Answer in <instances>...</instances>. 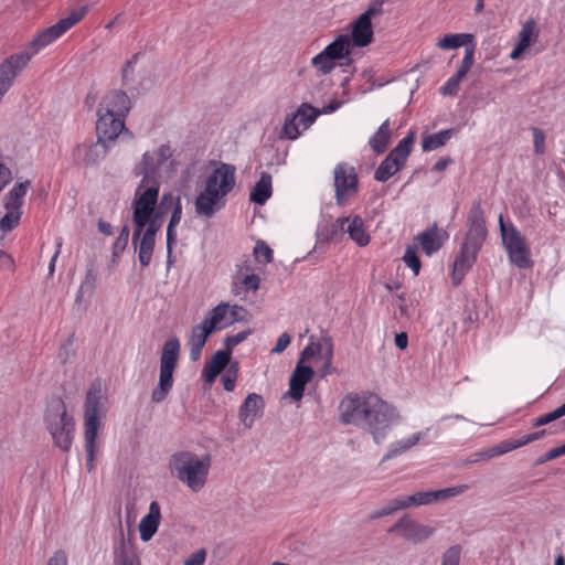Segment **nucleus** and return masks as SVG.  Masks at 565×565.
<instances>
[{
    "label": "nucleus",
    "mask_w": 565,
    "mask_h": 565,
    "mask_svg": "<svg viewBox=\"0 0 565 565\" xmlns=\"http://www.w3.org/2000/svg\"><path fill=\"white\" fill-rule=\"evenodd\" d=\"M487 234L484 212L481 203L473 202L467 217L465 239L452 264L451 280L454 286H459L466 274L475 265Z\"/></svg>",
    "instance_id": "nucleus-1"
},
{
    "label": "nucleus",
    "mask_w": 565,
    "mask_h": 565,
    "mask_svg": "<svg viewBox=\"0 0 565 565\" xmlns=\"http://www.w3.org/2000/svg\"><path fill=\"white\" fill-rule=\"evenodd\" d=\"M130 108V98L121 89L110 90L102 98L96 120L98 141L109 143L114 142L121 132L130 135L125 126V119Z\"/></svg>",
    "instance_id": "nucleus-2"
},
{
    "label": "nucleus",
    "mask_w": 565,
    "mask_h": 565,
    "mask_svg": "<svg viewBox=\"0 0 565 565\" xmlns=\"http://www.w3.org/2000/svg\"><path fill=\"white\" fill-rule=\"evenodd\" d=\"M168 467L173 478L193 492H199L207 482L211 456H198L189 450H180L170 456Z\"/></svg>",
    "instance_id": "nucleus-3"
},
{
    "label": "nucleus",
    "mask_w": 565,
    "mask_h": 565,
    "mask_svg": "<svg viewBox=\"0 0 565 565\" xmlns=\"http://www.w3.org/2000/svg\"><path fill=\"white\" fill-rule=\"evenodd\" d=\"M44 424L54 445L64 452L70 451L75 435V420L68 414L62 397L52 396L49 401L44 414Z\"/></svg>",
    "instance_id": "nucleus-4"
},
{
    "label": "nucleus",
    "mask_w": 565,
    "mask_h": 565,
    "mask_svg": "<svg viewBox=\"0 0 565 565\" xmlns=\"http://www.w3.org/2000/svg\"><path fill=\"white\" fill-rule=\"evenodd\" d=\"M104 396L100 385L92 384L86 393L84 403V440L86 451V468L90 472L95 468L97 452L96 437L102 426V401Z\"/></svg>",
    "instance_id": "nucleus-5"
},
{
    "label": "nucleus",
    "mask_w": 565,
    "mask_h": 565,
    "mask_svg": "<svg viewBox=\"0 0 565 565\" xmlns=\"http://www.w3.org/2000/svg\"><path fill=\"white\" fill-rule=\"evenodd\" d=\"M397 420L398 414L395 407L382 401L375 394L366 395L364 417L360 426L367 429L376 444L385 439L387 430Z\"/></svg>",
    "instance_id": "nucleus-6"
},
{
    "label": "nucleus",
    "mask_w": 565,
    "mask_h": 565,
    "mask_svg": "<svg viewBox=\"0 0 565 565\" xmlns=\"http://www.w3.org/2000/svg\"><path fill=\"white\" fill-rule=\"evenodd\" d=\"M180 354V341L177 337L168 339L160 355V375L159 383L151 393V401L154 403L163 402L173 386V372L178 365Z\"/></svg>",
    "instance_id": "nucleus-7"
},
{
    "label": "nucleus",
    "mask_w": 565,
    "mask_h": 565,
    "mask_svg": "<svg viewBox=\"0 0 565 565\" xmlns=\"http://www.w3.org/2000/svg\"><path fill=\"white\" fill-rule=\"evenodd\" d=\"M159 182H149L146 186L138 185L134 200V233L132 245L137 247L142 230L149 221L150 214L154 211L159 195Z\"/></svg>",
    "instance_id": "nucleus-8"
},
{
    "label": "nucleus",
    "mask_w": 565,
    "mask_h": 565,
    "mask_svg": "<svg viewBox=\"0 0 565 565\" xmlns=\"http://www.w3.org/2000/svg\"><path fill=\"white\" fill-rule=\"evenodd\" d=\"M502 244L508 253L509 260L520 269H527L533 266L531 250L525 242V237L513 225L508 226L503 222L502 215L499 217Z\"/></svg>",
    "instance_id": "nucleus-9"
},
{
    "label": "nucleus",
    "mask_w": 565,
    "mask_h": 565,
    "mask_svg": "<svg viewBox=\"0 0 565 565\" xmlns=\"http://www.w3.org/2000/svg\"><path fill=\"white\" fill-rule=\"evenodd\" d=\"M86 12V7L71 11L67 17L62 18L57 23L41 31L38 36L31 41L29 49L22 51L21 53H26L30 55L31 60L32 56L38 54L42 49L53 43L77 22H79L85 17Z\"/></svg>",
    "instance_id": "nucleus-10"
},
{
    "label": "nucleus",
    "mask_w": 565,
    "mask_h": 565,
    "mask_svg": "<svg viewBox=\"0 0 565 565\" xmlns=\"http://www.w3.org/2000/svg\"><path fill=\"white\" fill-rule=\"evenodd\" d=\"M172 157L170 146L161 145L157 150L146 151L138 164L134 168L136 177H141V186L149 182H158L156 175L159 169Z\"/></svg>",
    "instance_id": "nucleus-11"
},
{
    "label": "nucleus",
    "mask_w": 565,
    "mask_h": 565,
    "mask_svg": "<svg viewBox=\"0 0 565 565\" xmlns=\"http://www.w3.org/2000/svg\"><path fill=\"white\" fill-rule=\"evenodd\" d=\"M335 202L339 206L345 205L359 189V179L355 168L347 162H340L333 170Z\"/></svg>",
    "instance_id": "nucleus-12"
},
{
    "label": "nucleus",
    "mask_w": 565,
    "mask_h": 565,
    "mask_svg": "<svg viewBox=\"0 0 565 565\" xmlns=\"http://www.w3.org/2000/svg\"><path fill=\"white\" fill-rule=\"evenodd\" d=\"M470 487L468 484H460L450 488L419 491L411 495H401L404 509L409 507L427 505L437 501H445L449 498H454L468 491Z\"/></svg>",
    "instance_id": "nucleus-13"
},
{
    "label": "nucleus",
    "mask_w": 565,
    "mask_h": 565,
    "mask_svg": "<svg viewBox=\"0 0 565 565\" xmlns=\"http://www.w3.org/2000/svg\"><path fill=\"white\" fill-rule=\"evenodd\" d=\"M235 171L233 164L221 162L206 178V193L214 192L225 198L235 186Z\"/></svg>",
    "instance_id": "nucleus-14"
},
{
    "label": "nucleus",
    "mask_w": 565,
    "mask_h": 565,
    "mask_svg": "<svg viewBox=\"0 0 565 565\" xmlns=\"http://www.w3.org/2000/svg\"><path fill=\"white\" fill-rule=\"evenodd\" d=\"M387 532L397 533L404 540L419 544L428 540L435 533V527L420 524L408 515H404L392 525Z\"/></svg>",
    "instance_id": "nucleus-15"
},
{
    "label": "nucleus",
    "mask_w": 565,
    "mask_h": 565,
    "mask_svg": "<svg viewBox=\"0 0 565 565\" xmlns=\"http://www.w3.org/2000/svg\"><path fill=\"white\" fill-rule=\"evenodd\" d=\"M366 396L360 397L356 394H349L340 403V418L343 424L360 426L364 417Z\"/></svg>",
    "instance_id": "nucleus-16"
},
{
    "label": "nucleus",
    "mask_w": 565,
    "mask_h": 565,
    "mask_svg": "<svg viewBox=\"0 0 565 565\" xmlns=\"http://www.w3.org/2000/svg\"><path fill=\"white\" fill-rule=\"evenodd\" d=\"M350 216L339 217L334 222H322L318 225L316 248L332 242H340L345 234V225Z\"/></svg>",
    "instance_id": "nucleus-17"
},
{
    "label": "nucleus",
    "mask_w": 565,
    "mask_h": 565,
    "mask_svg": "<svg viewBox=\"0 0 565 565\" xmlns=\"http://www.w3.org/2000/svg\"><path fill=\"white\" fill-rule=\"evenodd\" d=\"M108 149L107 142L98 140L95 143H83L73 150V158L86 166H95L107 156Z\"/></svg>",
    "instance_id": "nucleus-18"
},
{
    "label": "nucleus",
    "mask_w": 565,
    "mask_h": 565,
    "mask_svg": "<svg viewBox=\"0 0 565 565\" xmlns=\"http://www.w3.org/2000/svg\"><path fill=\"white\" fill-rule=\"evenodd\" d=\"M265 407V401L262 395L250 393L246 396L238 409V417L244 427L252 428L255 420L262 417Z\"/></svg>",
    "instance_id": "nucleus-19"
},
{
    "label": "nucleus",
    "mask_w": 565,
    "mask_h": 565,
    "mask_svg": "<svg viewBox=\"0 0 565 565\" xmlns=\"http://www.w3.org/2000/svg\"><path fill=\"white\" fill-rule=\"evenodd\" d=\"M315 375L311 366H305L298 361L291 376L289 379V396L295 401H300L305 393L306 384L309 383Z\"/></svg>",
    "instance_id": "nucleus-20"
},
{
    "label": "nucleus",
    "mask_w": 565,
    "mask_h": 565,
    "mask_svg": "<svg viewBox=\"0 0 565 565\" xmlns=\"http://www.w3.org/2000/svg\"><path fill=\"white\" fill-rule=\"evenodd\" d=\"M223 199L224 196L214 192L207 194L206 190L203 189L194 200L195 213L205 218L213 217L224 206Z\"/></svg>",
    "instance_id": "nucleus-21"
},
{
    "label": "nucleus",
    "mask_w": 565,
    "mask_h": 565,
    "mask_svg": "<svg viewBox=\"0 0 565 565\" xmlns=\"http://www.w3.org/2000/svg\"><path fill=\"white\" fill-rule=\"evenodd\" d=\"M352 47L353 46L349 35L341 34L322 51H324L326 55L330 56L335 62L347 60V62L342 63L341 65L348 66L352 64V58L350 57Z\"/></svg>",
    "instance_id": "nucleus-22"
},
{
    "label": "nucleus",
    "mask_w": 565,
    "mask_h": 565,
    "mask_svg": "<svg viewBox=\"0 0 565 565\" xmlns=\"http://www.w3.org/2000/svg\"><path fill=\"white\" fill-rule=\"evenodd\" d=\"M161 519L160 505L157 501H152L149 507V512L139 523L140 539L148 542L157 532Z\"/></svg>",
    "instance_id": "nucleus-23"
},
{
    "label": "nucleus",
    "mask_w": 565,
    "mask_h": 565,
    "mask_svg": "<svg viewBox=\"0 0 565 565\" xmlns=\"http://www.w3.org/2000/svg\"><path fill=\"white\" fill-rule=\"evenodd\" d=\"M352 46L364 47L373 40L372 22L367 20L366 15H360L352 25Z\"/></svg>",
    "instance_id": "nucleus-24"
},
{
    "label": "nucleus",
    "mask_w": 565,
    "mask_h": 565,
    "mask_svg": "<svg viewBox=\"0 0 565 565\" xmlns=\"http://www.w3.org/2000/svg\"><path fill=\"white\" fill-rule=\"evenodd\" d=\"M156 244V235L154 230L151 226L150 228H143L141 235L138 239L137 247L138 249V259L141 267H148L151 263L153 249Z\"/></svg>",
    "instance_id": "nucleus-25"
},
{
    "label": "nucleus",
    "mask_w": 565,
    "mask_h": 565,
    "mask_svg": "<svg viewBox=\"0 0 565 565\" xmlns=\"http://www.w3.org/2000/svg\"><path fill=\"white\" fill-rule=\"evenodd\" d=\"M213 331L203 322L192 328L189 340L190 360L195 362L201 358L202 350Z\"/></svg>",
    "instance_id": "nucleus-26"
},
{
    "label": "nucleus",
    "mask_w": 565,
    "mask_h": 565,
    "mask_svg": "<svg viewBox=\"0 0 565 565\" xmlns=\"http://www.w3.org/2000/svg\"><path fill=\"white\" fill-rule=\"evenodd\" d=\"M392 130L390 119L384 120L379 129L371 136L369 146L377 156L383 154L391 142Z\"/></svg>",
    "instance_id": "nucleus-27"
},
{
    "label": "nucleus",
    "mask_w": 565,
    "mask_h": 565,
    "mask_svg": "<svg viewBox=\"0 0 565 565\" xmlns=\"http://www.w3.org/2000/svg\"><path fill=\"white\" fill-rule=\"evenodd\" d=\"M429 428L423 431H418L411 437L402 440L394 441L390 445L387 452L384 455L382 461H386L398 457L409 450L412 447L417 445L419 440L427 436Z\"/></svg>",
    "instance_id": "nucleus-28"
},
{
    "label": "nucleus",
    "mask_w": 565,
    "mask_h": 565,
    "mask_svg": "<svg viewBox=\"0 0 565 565\" xmlns=\"http://www.w3.org/2000/svg\"><path fill=\"white\" fill-rule=\"evenodd\" d=\"M230 353L226 351H217L211 362H207L203 370L202 376L207 383H212L216 376L226 367L230 363Z\"/></svg>",
    "instance_id": "nucleus-29"
},
{
    "label": "nucleus",
    "mask_w": 565,
    "mask_h": 565,
    "mask_svg": "<svg viewBox=\"0 0 565 565\" xmlns=\"http://www.w3.org/2000/svg\"><path fill=\"white\" fill-rule=\"evenodd\" d=\"M273 179L268 172H262L249 193V200L258 205H264L273 194Z\"/></svg>",
    "instance_id": "nucleus-30"
},
{
    "label": "nucleus",
    "mask_w": 565,
    "mask_h": 565,
    "mask_svg": "<svg viewBox=\"0 0 565 565\" xmlns=\"http://www.w3.org/2000/svg\"><path fill=\"white\" fill-rule=\"evenodd\" d=\"M345 233L359 246H366L370 242V235L366 233L364 222L361 216H350V221L345 225Z\"/></svg>",
    "instance_id": "nucleus-31"
},
{
    "label": "nucleus",
    "mask_w": 565,
    "mask_h": 565,
    "mask_svg": "<svg viewBox=\"0 0 565 565\" xmlns=\"http://www.w3.org/2000/svg\"><path fill=\"white\" fill-rule=\"evenodd\" d=\"M417 239L427 256H431L443 246V242L438 237L437 224H434L430 228L419 233Z\"/></svg>",
    "instance_id": "nucleus-32"
},
{
    "label": "nucleus",
    "mask_w": 565,
    "mask_h": 565,
    "mask_svg": "<svg viewBox=\"0 0 565 565\" xmlns=\"http://www.w3.org/2000/svg\"><path fill=\"white\" fill-rule=\"evenodd\" d=\"M30 186L31 182L29 180L14 184L13 188L4 195V207L21 210L24 196Z\"/></svg>",
    "instance_id": "nucleus-33"
},
{
    "label": "nucleus",
    "mask_w": 565,
    "mask_h": 565,
    "mask_svg": "<svg viewBox=\"0 0 565 565\" xmlns=\"http://www.w3.org/2000/svg\"><path fill=\"white\" fill-rule=\"evenodd\" d=\"M475 44V36L470 33H449L439 40L437 46L443 50H454L465 46V50H467V45Z\"/></svg>",
    "instance_id": "nucleus-34"
},
{
    "label": "nucleus",
    "mask_w": 565,
    "mask_h": 565,
    "mask_svg": "<svg viewBox=\"0 0 565 565\" xmlns=\"http://www.w3.org/2000/svg\"><path fill=\"white\" fill-rule=\"evenodd\" d=\"M182 217V202L181 199H178L177 204L172 207L171 217L167 228V249H168V262H170V257L172 254V246L177 242V232L175 227L180 223Z\"/></svg>",
    "instance_id": "nucleus-35"
},
{
    "label": "nucleus",
    "mask_w": 565,
    "mask_h": 565,
    "mask_svg": "<svg viewBox=\"0 0 565 565\" xmlns=\"http://www.w3.org/2000/svg\"><path fill=\"white\" fill-rule=\"evenodd\" d=\"M455 132L456 130L454 128H449L424 136L422 140L423 151L428 152L445 146L446 142L455 135Z\"/></svg>",
    "instance_id": "nucleus-36"
},
{
    "label": "nucleus",
    "mask_w": 565,
    "mask_h": 565,
    "mask_svg": "<svg viewBox=\"0 0 565 565\" xmlns=\"http://www.w3.org/2000/svg\"><path fill=\"white\" fill-rule=\"evenodd\" d=\"M230 305L226 302H221L212 310H210L202 321L206 324L212 331L216 330L217 324L222 321L230 319Z\"/></svg>",
    "instance_id": "nucleus-37"
},
{
    "label": "nucleus",
    "mask_w": 565,
    "mask_h": 565,
    "mask_svg": "<svg viewBox=\"0 0 565 565\" xmlns=\"http://www.w3.org/2000/svg\"><path fill=\"white\" fill-rule=\"evenodd\" d=\"M97 273L93 265L86 269L85 278L82 281L76 295V302H81L85 295L92 296L96 289Z\"/></svg>",
    "instance_id": "nucleus-38"
},
{
    "label": "nucleus",
    "mask_w": 565,
    "mask_h": 565,
    "mask_svg": "<svg viewBox=\"0 0 565 565\" xmlns=\"http://www.w3.org/2000/svg\"><path fill=\"white\" fill-rule=\"evenodd\" d=\"M318 115L319 113L317 109L306 103H303L296 113H294V116L301 124V130L309 128L315 122Z\"/></svg>",
    "instance_id": "nucleus-39"
},
{
    "label": "nucleus",
    "mask_w": 565,
    "mask_h": 565,
    "mask_svg": "<svg viewBox=\"0 0 565 565\" xmlns=\"http://www.w3.org/2000/svg\"><path fill=\"white\" fill-rule=\"evenodd\" d=\"M302 131L303 130H301V124L294 116V114H291L290 116L286 117L279 137L281 139L295 140L300 136Z\"/></svg>",
    "instance_id": "nucleus-40"
},
{
    "label": "nucleus",
    "mask_w": 565,
    "mask_h": 565,
    "mask_svg": "<svg viewBox=\"0 0 565 565\" xmlns=\"http://www.w3.org/2000/svg\"><path fill=\"white\" fill-rule=\"evenodd\" d=\"M402 170L401 167L390 160L387 157L380 163L379 168L374 172V179L379 182H386L396 172Z\"/></svg>",
    "instance_id": "nucleus-41"
},
{
    "label": "nucleus",
    "mask_w": 565,
    "mask_h": 565,
    "mask_svg": "<svg viewBox=\"0 0 565 565\" xmlns=\"http://www.w3.org/2000/svg\"><path fill=\"white\" fill-rule=\"evenodd\" d=\"M311 65L317 70L319 74L327 75L335 68L337 62L333 61L330 56L326 55L324 51H321L319 54L312 57Z\"/></svg>",
    "instance_id": "nucleus-42"
},
{
    "label": "nucleus",
    "mask_w": 565,
    "mask_h": 565,
    "mask_svg": "<svg viewBox=\"0 0 565 565\" xmlns=\"http://www.w3.org/2000/svg\"><path fill=\"white\" fill-rule=\"evenodd\" d=\"M536 36L537 33L535 30V22L533 20H530L522 25V29L519 33L518 44L527 49L531 45V43L535 41Z\"/></svg>",
    "instance_id": "nucleus-43"
},
{
    "label": "nucleus",
    "mask_w": 565,
    "mask_h": 565,
    "mask_svg": "<svg viewBox=\"0 0 565 565\" xmlns=\"http://www.w3.org/2000/svg\"><path fill=\"white\" fill-rule=\"evenodd\" d=\"M403 509H404V505L402 502V498L396 497V498L392 499L387 504L382 507L380 510L370 514V520H377V519L387 516L390 514H393L394 512H396L398 510H403Z\"/></svg>",
    "instance_id": "nucleus-44"
},
{
    "label": "nucleus",
    "mask_w": 565,
    "mask_h": 565,
    "mask_svg": "<svg viewBox=\"0 0 565 565\" xmlns=\"http://www.w3.org/2000/svg\"><path fill=\"white\" fill-rule=\"evenodd\" d=\"M7 213L0 220V230L3 232H9L13 230L21 218V210H14V209H6Z\"/></svg>",
    "instance_id": "nucleus-45"
},
{
    "label": "nucleus",
    "mask_w": 565,
    "mask_h": 565,
    "mask_svg": "<svg viewBox=\"0 0 565 565\" xmlns=\"http://www.w3.org/2000/svg\"><path fill=\"white\" fill-rule=\"evenodd\" d=\"M254 256L257 262L269 264L274 259V252L264 241H257L254 247Z\"/></svg>",
    "instance_id": "nucleus-46"
},
{
    "label": "nucleus",
    "mask_w": 565,
    "mask_h": 565,
    "mask_svg": "<svg viewBox=\"0 0 565 565\" xmlns=\"http://www.w3.org/2000/svg\"><path fill=\"white\" fill-rule=\"evenodd\" d=\"M403 260L406 264V266H408L413 270L415 276H417L419 274L420 260L417 255L416 246L408 245L406 247Z\"/></svg>",
    "instance_id": "nucleus-47"
},
{
    "label": "nucleus",
    "mask_w": 565,
    "mask_h": 565,
    "mask_svg": "<svg viewBox=\"0 0 565 565\" xmlns=\"http://www.w3.org/2000/svg\"><path fill=\"white\" fill-rule=\"evenodd\" d=\"M475 51H476V44L467 45V50H465V56L461 61L459 68L456 72V74L458 76L465 78L466 75L468 74V72L470 71V68L473 64Z\"/></svg>",
    "instance_id": "nucleus-48"
},
{
    "label": "nucleus",
    "mask_w": 565,
    "mask_h": 565,
    "mask_svg": "<svg viewBox=\"0 0 565 565\" xmlns=\"http://www.w3.org/2000/svg\"><path fill=\"white\" fill-rule=\"evenodd\" d=\"M228 311H230V319H227V321H225L224 326H221L220 329L231 326L235 322H243V321L247 320L248 311L242 306H238V305L230 306Z\"/></svg>",
    "instance_id": "nucleus-49"
},
{
    "label": "nucleus",
    "mask_w": 565,
    "mask_h": 565,
    "mask_svg": "<svg viewBox=\"0 0 565 565\" xmlns=\"http://www.w3.org/2000/svg\"><path fill=\"white\" fill-rule=\"evenodd\" d=\"M237 374H238V363L237 362L230 363V366H228L226 373L222 377L225 391H227V392L234 391Z\"/></svg>",
    "instance_id": "nucleus-50"
},
{
    "label": "nucleus",
    "mask_w": 565,
    "mask_h": 565,
    "mask_svg": "<svg viewBox=\"0 0 565 565\" xmlns=\"http://www.w3.org/2000/svg\"><path fill=\"white\" fill-rule=\"evenodd\" d=\"M461 546L456 544L447 548L441 556V565H459Z\"/></svg>",
    "instance_id": "nucleus-51"
},
{
    "label": "nucleus",
    "mask_w": 565,
    "mask_h": 565,
    "mask_svg": "<svg viewBox=\"0 0 565 565\" xmlns=\"http://www.w3.org/2000/svg\"><path fill=\"white\" fill-rule=\"evenodd\" d=\"M416 131L409 130L406 136L394 147L402 156L408 158L415 142Z\"/></svg>",
    "instance_id": "nucleus-52"
},
{
    "label": "nucleus",
    "mask_w": 565,
    "mask_h": 565,
    "mask_svg": "<svg viewBox=\"0 0 565 565\" xmlns=\"http://www.w3.org/2000/svg\"><path fill=\"white\" fill-rule=\"evenodd\" d=\"M129 241V228L125 225L113 245V257H118L127 247Z\"/></svg>",
    "instance_id": "nucleus-53"
},
{
    "label": "nucleus",
    "mask_w": 565,
    "mask_h": 565,
    "mask_svg": "<svg viewBox=\"0 0 565 565\" xmlns=\"http://www.w3.org/2000/svg\"><path fill=\"white\" fill-rule=\"evenodd\" d=\"M252 333L250 330H245V331H242V332H238L236 334H233V335H227L224 340V345L226 348V352H228L231 354L232 350L241 344L242 342H244L248 335Z\"/></svg>",
    "instance_id": "nucleus-54"
},
{
    "label": "nucleus",
    "mask_w": 565,
    "mask_h": 565,
    "mask_svg": "<svg viewBox=\"0 0 565 565\" xmlns=\"http://www.w3.org/2000/svg\"><path fill=\"white\" fill-rule=\"evenodd\" d=\"M463 78L458 76L456 73L450 76L447 82L440 87V93L445 96H454L458 93L460 82Z\"/></svg>",
    "instance_id": "nucleus-55"
},
{
    "label": "nucleus",
    "mask_w": 565,
    "mask_h": 565,
    "mask_svg": "<svg viewBox=\"0 0 565 565\" xmlns=\"http://www.w3.org/2000/svg\"><path fill=\"white\" fill-rule=\"evenodd\" d=\"M178 199H181L179 195H174L172 192L163 193L158 206L159 212L162 214H166L169 210H172V207L177 204Z\"/></svg>",
    "instance_id": "nucleus-56"
},
{
    "label": "nucleus",
    "mask_w": 565,
    "mask_h": 565,
    "mask_svg": "<svg viewBox=\"0 0 565 565\" xmlns=\"http://www.w3.org/2000/svg\"><path fill=\"white\" fill-rule=\"evenodd\" d=\"M533 145L536 154H543L545 152V134L540 128L533 127Z\"/></svg>",
    "instance_id": "nucleus-57"
},
{
    "label": "nucleus",
    "mask_w": 565,
    "mask_h": 565,
    "mask_svg": "<svg viewBox=\"0 0 565 565\" xmlns=\"http://www.w3.org/2000/svg\"><path fill=\"white\" fill-rule=\"evenodd\" d=\"M565 455V443L561 446H557L555 448H552L550 449L548 451H546L543 456H541L536 463L537 465H543L547 461H551V460H554L561 456H564Z\"/></svg>",
    "instance_id": "nucleus-58"
},
{
    "label": "nucleus",
    "mask_w": 565,
    "mask_h": 565,
    "mask_svg": "<svg viewBox=\"0 0 565 565\" xmlns=\"http://www.w3.org/2000/svg\"><path fill=\"white\" fill-rule=\"evenodd\" d=\"M206 558V551L200 548L192 553L188 558L184 559V565H203Z\"/></svg>",
    "instance_id": "nucleus-59"
},
{
    "label": "nucleus",
    "mask_w": 565,
    "mask_h": 565,
    "mask_svg": "<svg viewBox=\"0 0 565 565\" xmlns=\"http://www.w3.org/2000/svg\"><path fill=\"white\" fill-rule=\"evenodd\" d=\"M290 342H291V337L287 332L281 333L279 335V338L277 339L275 347L271 349V353L279 354V353L284 352L287 349V347L290 344Z\"/></svg>",
    "instance_id": "nucleus-60"
},
{
    "label": "nucleus",
    "mask_w": 565,
    "mask_h": 565,
    "mask_svg": "<svg viewBox=\"0 0 565 565\" xmlns=\"http://www.w3.org/2000/svg\"><path fill=\"white\" fill-rule=\"evenodd\" d=\"M242 285L245 290L256 291L260 285V278L256 274H250L242 279Z\"/></svg>",
    "instance_id": "nucleus-61"
},
{
    "label": "nucleus",
    "mask_w": 565,
    "mask_h": 565,
    "mask_svg": "<svg viewBox=\"0 0 565 565\" xmlns=\"http://www.w3.org/2000/svg\"><path fill=\"white\" fill-rule=\"evenodd\" d=\"M163 214L159 211H153L152 214L149 216V221L146 224L145 228H150L151 226L154 230V235H157L158 231L161 227V216Z\"/></svg>",
    "instance_id": "nucleus-62"
},
{
    "label": "nucleus",
    "mask_w": 565,
    "mask_h": 565,
    "mask_svg": "<svg viewBox=\"0 0 565 565\" xmlns=\"http://www.w3.org/2000/svg\"><path fill=\"white\" fill-rule=\"evenodd\" d=\"M554 420H557V418H556L554 412L552 411L550 413L543 414V415L536 417L535 419H533L532 426L541 427V426L547 425Z\"/></svg>",
    "instance_id": "nucleus-63"
},
{
    "label": "nucleus",
    "mask_w": 565,
    "mask_h": 565,
    "mask_svg": "<svg viewBox=\"0 0 565 565\" xmlns=\"http://www.w3.org/2000/svg\"><path fill=\"white\" fill-rule=\"evenodd\" d=\"M46 565H67V557L65 552L56 551L49 559Z\"/></svg>",
    "instance_id": "nucleus-64"
}]
</instances>
